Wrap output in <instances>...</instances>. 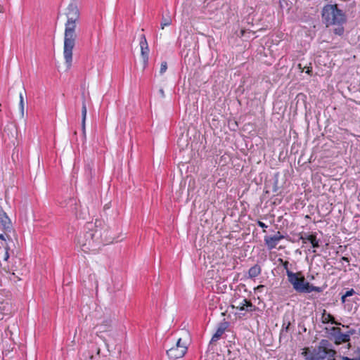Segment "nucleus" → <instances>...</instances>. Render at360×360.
Here are the masks:
<instances>
[{
  "instance_id": "f257e3e1",
  "label": "nucleus",
  "mask_w": 360,
  "mask_h": 360,
  "mask_svg": "<svg viewBox=\"0 0 360 360\" xmlns=\"http://www.w3.org/2000/svg\"><path fill=\"white\" fill-rule=\"evenodd\" d=\"M115 240L110 227L100 219L94 223L87 222L76 238L77 245L86 253L96 252L101 246L112 243Z\"/></svg>"
},
{
  "instance_id": "f03ea898",
  "label": "nucleus",
  "mask_w": 360,
  "mask_h": 360,
  "mask_svg": "<svg viewBox=\"0 0 360 360\" xmlns=\"http://www.w3.org/2000/svg\"><path fill=\"white\" fill-rule=\"evenodd\" d=\"M65 14L67 21L65 24L63 54L67 68H70L72 61V50L77 37V25L80 20V13L77 4L75 2L70 3Z\"/></svg>"
},
{
  "instance_id": "7ed1b4c3",
  "label": "nucleus",
  "mask_w": 360,
  "mask_h": 360,
  "mask_svg": "<svg viewBox=\"0 0 360 360\" xmlns=\"http://www.w3.org/2000/svg\"><path fill=\"white\" fill-rule=\"evenodd\" d=\"M278 261L286 270L288 280L296 292L299 293H309L312 291L317 292H322V288L314 286L312 284H310L309 282L306 281L301 272L293 273L292 271H290L288 269V261H284L281 258H279Z\"/></svg>"
},
{
  "instance_id": "20e7f679",
  "label": "nucleus",
  "mask_w": 360,
  "mask_h": 360,
  "mask_svg": "<svg viewBox=\"0 0 360 360\" xmlns=\"http://www.w3.org/2000/svg\"><path fill=\"white\" fill-rule=\"evenodd\" d=\"M333 346L327 339H322L315 347H304L302 354L305 360H325L328 354H333Z\"/></svg>"
},
{
  "instance_id": "39448f33",
  "label": "nucleus",
  "mask_w": 360,
  "mask_h": 360,
  "mask_svg": "<svg viewBox=\"0 0 360 360\" xmlns=\"http://www.w3.org/2000/svg\"><path fill=\"white\" fill-rule=\"evenodd\" d=\"M323 22L326 27L340 25L346 22V16L343 11L338 8L336 4H327L322 10Z\"/></svg>"
},
{
  "instance_id": "423d86ee",
  "label": "nucleus",
  "mask_w": 360,
  "mask_h": 360,
  "mask_svg": "<svg viewBox=\"0 0 360 360\" xmlns=\"http://www.w3.org/2000/svg\"><path fill=\"white\" fill-rule=\"evenodd\" d=\"M13 226L11 219L3 210H0V231L11 232Z\"/></svg>"
},
{
  "instance_id": "0eeeda50",
  "label": "nucleus",
  "mask_w": 360,
  "mask_h": 360,
  "mask_svg": "<svg viewBox=\"0 0 360 360\" xmlns=\"http://www.w3.org/2000/svg\"><path fill=\"white\" fill-rule=\"evenodd\" d=\"M284 238L280 231H278L276 235L273 236H265L264 243L269 250L275 248L278 241Z\"/></svg>"
},
{
  "instance_id": "6e6552de",
  "label": "nucleus",
  "mask_w": 360,
  "mask_h": 360,
  "mask_svg": "<svg viewBox=\"0 0 360 360\" xmlns=\"http://www.w3.org/2000/svg\"><path fill=\"white\" fill-rule=\"evenodd\" d=\"M229 326V323L226 321L221 322L218 328L217 329V331L215 333L212 335V339L210 342V345L217 342L219 338L221 337V335L224 333L226 329Z\"/></svg>"
},
{
  "instance_id": "1a4fd4ad",
  "label": "nucleus",
  "mask_w": 360,
  "mask_h": 360,
  "mask_svg": "<svg viewBox=\"0 0 360 360\" xmlns=\"http://www.w3.org/2000/svg\"><path fill=\"white\" fill-rule=\"evenodd\" d=\"M186 354V352L179 349L177 347H172L167 350V354L170 359L176 360L182 358Z\"/></svg>"
},
{
  "instance_id": "9d476101",
  "label": "nucleus",
  "mask_w": 360,
  "mask_h": 360,
  "mask_svg": "<svg viewBox=\"0 0 360 360\" xmlns=\"http://www.w3.org/2000/svg\"><path fill=\"white\" fill-rule=\"evenodd\" d=\"M321 322L324 324H326L328 323H330L335 324V325H340L341 324L340 323L338 322L335 320V317L332 314L327 313L326 309L323 310V312L321 314Z\"/></svg>"
},
{
  "instance_id": "9b49d317",
  "label": "nucleus",
  "mask_w": 360,
  "mask_h": 360,
  "mask_svg": "<svg viewBox=\"0 0 360 360\" xmlns=\"http://www.w3.org/2000/svg\"><path fill=\"white\" fill-rule=\"evenodd\" d=\"M333 340H334V343L336 345H339L342 343L349 342L350 341L349 335H347L346 333H342V330L333 338Z\"/></svg>"
},
{
  "instance_id": "f8f14e48",
  "label": "nucleus",
  "mask_w": 360,
  "mask_h": 360,
  "mask_svg": "<svg viewBox=\"0 0 360 360\" xmlns=\"http://www.w3.org/2000/svg\"><path fill=\"white\" fill-rule=\"evenodd\" d=\"M1 254L4 261H8L11 256L15 255L14 250L8 244H6L4 250H0V255Z\"/></svg>"
},
{
  "instance_id": "ddd939ff",
  "label": "nucleus",
  "mask_w": 360,
  "mask_h": 360,
  "mask_svg": "<svg viewBox=\"0 0 360 360\" xmlns=\"http://www.w3.org/2000/svg\"><path fill=\"white\" fill-rule=\"evenodd\" d=\"M94 162H91L87 163L84 167V174L89 183L91 182L94 176Z\"/></svg>"
},
{
  "instance_id": "4468645a",
  "label": "nucleus",
  "mask_w": 360,
  "mask_h": 360,
  "mask_svg": "<svg viewBox=\"0 0 360 360\" xmlns=\"http://www.w3.org/2000/svg\"><path fill=\"white\" fill-rule=\"evenodd\" d=\"M188 345H189L188 341L186 338L183 339V338H180L177 340L174 347H177L179 349H182L183 351L187 352Z\"/></svg>"
},
{
  "instance_id": "2eb2a0df",
  "label": "nucleus",
  "mask_w": 360,
  "mask_h": 360,
  "mask_svg": "<svg viewBox=\"0 0 360 360\" xmlns=\"http://www.w3.org/2000/svg\"><path fill=\"white\" fill-rule=\"evenodd\" d=\"M261 267L258 264H255L248 271V276L250 278H255L261 274Z\"/></svg>"
},
{
  "instance_id": "dca6fc26",
  "label": "nucleus",
  "mask_w": 360,
  "mask_h": 360,
  "mask_svg": "<svg viewBox=\"0 0 360 360\" xmlns=\"http://www.w3.org/2000/svg\"><path fill=\"white\" fill-rule=\"evenodd\" d=\"M1 309L0 313V320H2L4 317V315H9L11 314V307L9 303L4 304Z\"/></svg>"
},
{
  "instance_id": "f3484780",
  "label": "nucleus",
  "mask_w": 360,
  "mask_h": 360,
  "mask_svg": "<svg viewBox=\"0 0 360 360\" xmlns=\"http://www.w3.org/2000/svg\"><path fill=\"white\" fill-rule=\"evenodd\" d=\"M24 94L26 96V91H25V89H24V94L22 92H20V94H19V98H20L19 108L20 110L22 117H24V112H25Z\"/></svg>"
},
{
  "instance_id": "a211bd4d",
  "label": "nucleus",
  "mask_w": 360,
  "mask_h": 360,
  "mask_svg": "<svg viewBox=\"0 0 360 360\" xmlns=\"http://www.w3.org/2000/svg\"><path fill=\"white\" fill-rule=\"evenodd\" d=\"M172 24V18L169 15L162 16L160 26L162 29H164L165 26H169Z\"/></svg>"
},
{
  "instance_id": "6ab92c4d",
  "label": "nucleus",
  "mask_w": 360,
  "mask_h": 360,
  "mask_svg": "<svg viewBox=\"0 0 360 360\" xmlns=\"http://www.w3.org/2000/svg\"><path fill=\"white\" fill-rule=\"evenodd\" d=\"M243 302H245V311L252 312L256 310V307L252 303L250 300L243 299Z\"/></svg>"
},
{
  "instance_id": "aec40b11",
  "label": "nucleus",
  "mask_w": 360,
  "mask_h": 360,
  "mask_svg": "<svg viewBox=\"0 0 360 360\" xmlns=\"http://www.w3.org/2000/svg\"><path fill=\"white\" fill-rule=\"evenodd\" d=\"M86 113H87V110H86V99H85V97L83 95V97H82V120H86Z\"/></svg>"
},
{
  "instance_id": "412c9836",
  "label": "nucleus",
  "mask_w": 360,
  "mask_h": 360,
  "mask_svg": "<svg viewBox=\"0 0 360 360\" xmlns=\"http://www.w3.org/2000/svg\"><path fill=\"white\" fill-rule=\"evenodd\" d=\"M140 47L141 50H148V42L146 38V36L144 34L141 35V41H140Z\"/></svg>"
},
{
  "instance_id": "4be33fe9",
  "label": "nucleus",
  "mask_w": 360,
  "mask_h": 360,
  "mask_svg": "<svg viewBox=\"0 0 360 360\" xmlns=\"http://www.w3.org/2000/svg\"><path fill=\"white\" fill-rule=\"evenodd\" d=\"M148 52H149V48H148V50H143V51L141 50V57L143 58L144 66H146L148 64Z\"/></svg>"
},
{
  "instance_id": "5701e85b",
  "label": "nucleus",
  "mask_w": 360,
  "mask_h": 360,
  "mask_svg": "<svg viewBox=\"0 0 360 360\" xmlns=\"http://www.w3.org/2000/svg\"><path fill=\"white\" fill-rule=\"evenodd\" d=\"M8 233H10V232L9 231L3 232V231H0V239L2 240H4V241H6L7 240L8 241L12 240L11 236L8 234Z\"/></svg>"
},
{
  "instance_id": "b1692460",
  "label": "nucleus",
  "mask_w": 360,
  "mask_h": 360,
  "mask_svg": "<svg viewBox=\"0 0 360 360\" xmlns=\"http://www.w3.org/2000/svg\"><path fill=\"white\" fill-rule=\"evenodd\" d=\"M333 32L339 36L342 35L344 33V27H342V24L338 25V27L333 30Z\"/></svg>"
},
{
  "instance_id": "393cba45",
  "label": "nucleus",
  "mask_w": 360,
  "mask_h": 360,
  "mask_svg": "<svg viewBox=\"0 0 360 360\" xmlns=\"http://www.w3.org/2000/svg\"><path fill=\"white\" fill-rule=\"evenodd\" d=\"M330 331L331 336L334 338L338 333H339L341 331V329L339 327H332L330 328Z\"/></svg>"
},
{
  "instance_id": "a878e982",
  "label": "nucleus",
  "mask_w": 360,
  "mask_h": 360,
  "mask_svg": "<svg viewBox=\"0 0 360 360\" xmlns=\"http://www.w3.org/2000/svg\"><path fill=\"white\" fill-rule=\"evenodd\" d=\"M167 69V63L166 61H163L161 63L160 70V74L162 75L166 72Z\"/></svg>"
},
{
  "instance_id": "bb28decb",
  "label": "nucleus",
  "mask_w": 360,
  "mask_h": 360,
  "mask_svg": "<svg viewBox=\"0 0 360 360\" xmlns=\"http://www.w3.org/2000/svg\"><path fill=\"white\" fill-rule=\"evenodd\" d=\"M309 235V234L306 233H302L300 235V240H301L303 243H306L308 241Z\"/></svg>"
},
{
  "instance_id": "cd10ccee",
  "label": "nucleus",
  "mask_w": 360,
  "mask_h": 360,
  "mask_svg": "<svg viewBox=\"0 0 360 360\" xmlns=\"http://www.w3.org/2000/svg\"><path fill=\"white\" fill-rule=\"evenodd\" d=\"M314 240H317L316 233H312L311 234L309 235L308 241L310 242V243H311L312 242H314Z\"/></svg>"
},
{
  "instance_id": "c85d7f7f",
  "label": "nucleus",
  "mask_w": 360,
  "mask_h": 360,
  "mask_svg": "<svg viewBox=\"0 0 360 360\" xmlns=\"http://www.w3.org/2000/svg\"><path fill=\"white\" fill-rule=\"evenodd\" d=\"M289 326H290V323L288 324L287 326H285V328L283 327L281 331V333H280V338H282L283 335H284L285 333H287L288 330H289Z\"/></svg>"
},
{
  "instance_id": "c756f323",
  "label": "nucleus",
  "mask_w": 360,
  "mask_h": 360,
  "mask_svg": "<svg viewBox=\"0 0 360 360\" xmlns=\"http://www.w3.org/2000/svg\"><path fill=\"white\" fill-rule=\"evenodd\" d=\"M354 294H355V291L354 289L352 288V289L346 291V292L345 293V297H348L352 296Z\"/></svg>"
},
{
  "instance_id": "7c9ffc66",
  "label": "nucleus",
  "mask_w": 360,
  "mask_h": 360,
  "mask_svg": "<svg viewBox=\"0 0 360 360\" xmlns=\"http://www.w3.org/2000/svg\"><path fill=\"white\" fill-rule=\"evenodd\" d=\"M333 352L334 353L330 354H329L328 357H326L327 360H336V359L335 358V356L337 354V351L333 348Z\"/></svg>"
},
{
  "instance_id": "2f4dec72",
  "label": "nucleus",
  "mask_w": 360,
  "mask_h": 360,
  "mask_svg": "<svg viewBox=\"0 0 360 360\" xmlns=\"http://www.w3.org/2000/svg\"><path fill=\"white\" fill-rule=\"evenodd\" d=\"M82 131L83 135L85 136L86 135V120H82Z\"/></svg>"
},
{
  "instance_id": "473e14b6",
  "label": "nucleus",
  "mask_w": 360,
  "mask_h": 360,
  "mask_svg": "<svg viewBox=\"0 0 360 360\" xmlns=\"http://www.w3.org/2000/svg\"><path fill=\"white\" fill-rule=\"evenodd\" d=\"M236 309L239 311H245V302L242 301V302H240L238 306L236 307Z\"/></svg>"
},
{
  "instance_id": "72a5a7b5",
  "label": "nucleus",
  "mask_w": 360,
  "mask_h": 360,
  "mask_svg": "<svg viewBox=\"0 0 360 360\" xmlns=\"http://www.w3.org/2000/svg\"><path fill=\"white\" fill-rule=\"evenodd\" d=\"M352 355L354 356V358H358L360 356V347H357L353 352Z\"/></svg>"
},
{
  "instance_id": "f704fd0d",
  "label": "nucleus",
  "mask_w": 360,
  "mask_h": 360,
  "mask_svg": "<svg viewBox=\"0 0 360 360\" xmlns=\"http://www.w3.org/2000/svg\"><path fill=\"white\" fill-rule=\"evenodd\" d=\"M347 335H349V338H350L351 335H353L356 333V330L355 329H350L349 330L347 333H345Z\"/></svg>"
},
{
  "instance_id": "c9c22d12",
  "label": "nucleus",
  "mask_w": 360,
  "mask_h": 360,
  "mask_svg": "<svg viewBox=\"0 0 360 360\" xmlns=\"http://www.w3.org/2000/svg\"><path fill=\"white\" fill-rule=\"evenodd\" d=\"M311 244L312 245V247L314 248H319V240H318V239L316 240H314V242H312Z\"/></svg>"
},
{
  "instance_id": "e433bc0d",
  "label": "nucleus",
  "mask_w": 360,
  "mask_h": 360,
  "mask_svg": "<svg viewBox=\"0 0 360 360\" xmlns=\"http://www.w3.org/2000/svg\"><path fill=\"white\" fill-rule=\"evenodd\" d=\"M263 288H264V285H259L255 288V292H262Z\"/></svg>"
},
{
  "instance_id": "4c0bfd02",
  "label": "nucleus",
  "mask_w": 360,
  "mask_h": 360,
  "mask_svg": "<svg viewBox=\"0 0 360 360\" xmlns=\"http://www.w3.org/2000/svg\"><path fill=\"white\" fill-rule=\"evenodd\" d=\"M257 224L259 227H261L262 229H265L267 227V226L264 222H262L261 221H258Z\"/></svg>"
},
{
  "instance_id": "58836bf2",
  "label": "nucleus",
  "mask_w": 360,
  "mask_h": 360,
  "mask_svg": "<svg viewBox=\"0 0 360 360\" xmlns=\"http://www.w3.org/2000/svg\"><path fill=\"white\" fill-rule=\"evenodd\" d=\"M340 358L342 359V360H355V358H349L348 356H340Z\"/></svg>"
},
{
  "instance_id": "ea45409f",
  "label": "nucleus",
  "mask_w": 360,
  "mask_h": 360,
  "mask_svg": "<svg viewBox=\"0 0 360 360\" xmlns=\"http://www.w3.org/2000/svg\"><path fill=\"white\" fill-rule=\"evenodd\" d=\"M159 93H160V94L161 97H162V98H164V97H165V92H164V90H163L162 89H160L159 90Z\"/></svg>"
},
{
  "instance_id": "a19ab883",
  "label": "nucleus",
  "mask_w": 360,
  "mask_h": 360,
  "mask_svg": "<svg viewBox=\"0 0 360 360\" xmlns=\"http://www.w3.org/2000/svg\"><path fill=\"white\" fill-rule=\"evenodd\" d=\"M312 72V68H307L306 70V73L310 75Z\"/></svg>"
},
{
  "instance_id": "79ce46f5",
  "label": "nucleus",
  "mask_w": 360,
  "mask_h": 360,
  "mask_svg": "<svg viewBox=\"0 0 360 360\" xmlns=\"http://www.w3.org/2000/svg\"><path fill=\"white\" fill-rule=\"evenodd\" d=\"M341 260H342V261H344V262H349V261L348 257H342L341 258Z\"/></svg>"
},
{
  "instance_id": "37998d69",
  "label": "nucleus",
  "mask_w": 360,
  "mask_h": 360,
  "mask_svg": "<svg viewBox=\"0 0 360 360\" xmlns=\"http://www.w3.org/2000/svg\"><path fill=\"white\" fill-rule=\"evenodd\" d=\"M346 298L345 297V294L341 297V301L342 303H345L346 302Z\"/></svg>"
},
{
  "instance_id": "c03bdc74",
  "label": "nucleus",
  "mask_w": 360,
  "mask_h": 360,
  "mask_svg": "<svg viewBox=\"0 0 360 360\" xmlns=\"http://www.w3.org/2000/svg\"><path fill=\"white\" fill-rule=\"evenodd\" d=\"M12 274H13V276L17 277L18 278V280H21V278L18 275H16L15 272H13Z\"/></svg>"
},
{
  "instance_id": "a18cd8bd",
  "label": "nucleus",
  "mask_w": 360,
  "mask_h": 360,
  "mask_svg": "<svg viewBox=\"0 0 360 360\" xmlns=\"http://www.w3.org/2000/svg\"><path fill=\"white\" fill-rule=\"evenodd\" d=\"M184 333L186 337H189V333L188 331H186Z\"/></svg>"
},
{
  "instance_id": "49530a36",
  "label": "nucleus",
  "mask_w": 360,
  "mask_h": 360,
  "mask_svg": "<svg viewBox=\"0 0 360 360\" xmlns=\"http://www.w3.org/2000/svg\"><path fill=\"white\" fill-rule=\"evenodd\" d=\"M350 347H351V344L349 342H348L347 348L349 349Z\"/></svg>"
},
{
  "instance_id": "de8ad7c7",
  "label": "nucleus",
  "mask_w": 360,
  "mask_h": 360,
  "mask_svg": "<svg viewBox=\"0 0 360 360\" xmlns=\"http://www.w3.org/2000/svg\"><path fill=\"white\" fill-rule=\"evenodd\" d=\"M342 327H344V328H349V326L342 325Z\"/></svg>"
},
{
  "instance_id": "09e8293b",
  "label": "nucleus",
  "mask_w": 360,
  "mask_h": 360,
  "mask_svg": "<svg viewBox=\"0 0 360 360\" xmlns=\"http://www.w3.org/2000/svg\"><path fill=\"white\" fill-rule=\"evenodd\" d=\"M355 360H360V356H359L358 358H355Z\"/></svg>"
}]
</instances>
